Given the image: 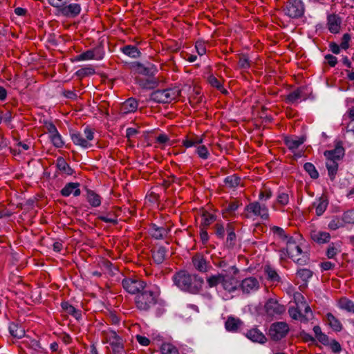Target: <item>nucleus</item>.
<instances>
[{"mask_svg":"<svg viewBox=\"0 0 354 354\" xmlns=\"http://www.w3.org/2000/svg\"><path fill=\"white\" fill-rule=\"evenodd\" d=\"M172 279L178 288L192 294L198 293L204 282L202 277L196 274H192L183 270L175 273Z\"/></svg>","mask_w":354,"mask_h":354,"instance_id":"nucleus-1","label":"nucleus"},{"mask_svg":"<svg viewBox=\"0 0 354 354\" xmlns=\"http://www.w3.org/2000/svg\"><path fill=\"white\" fill-rule=\"evenodd\" d=\"M157 299V293L146 287L136 296V306L141 311H148L156 304Z\"/></svg>","mask_w":354,"mask_h":354,"instance_id":"nucleus-2","label":"nucleus"},{"mask_svg":"<svg viewBox=\"0 0 354 354\" xmlns=\"http://www.w3.org/2000/svg\"><path fill=\"white\" fill-rule=\"evenodd\" d=\"M180 90L178 87L158 89L152 92L150 100L157 103H171L180 96Z\"/></svg>","mask_w":354,"mask_h":354,"instance_id":"nucleus-3","label":"nucleus"},{"mask_svg":"<svg viewBox=\"0 0 354 354\" xmlns=\"http://www.w3.org/2000/svg\"><path fill=\"white\" fill-rule=\"evenodd\" d=\"M104 342L109 343L111 347L113 354H126L123 339L115 331L109 330L102 332Z\"/></svg>","mask_w":354,"mask_h":354,"instance_id":"nucleus-4","label":"nucleus"},{"mask_svg":"<svg viewBox=\"0 0 354 354\" xmlns=\"http://www.w3.org/2000/svg\"><path fill=\"white\" fill-rule=\"evenodd\" d=\"M282 11L290 19H299L304 15L305 6L301 0H287L282 7Z\"/></svg>","mask_w":354,"mask_h":354,"instance_id":"nucleus-5","label":"nucleus"},{"mask_svg":"<svg viewBox=\"0 0 354 354\" xmlns=\"http://www.w3.org/2000/svg\"><path fill=\"white\" fill-rule=\"evenodd\" d=\"M71 138L75 145L87 149L92 147L91 141L94 138V132L90 127H86L84 130V133L78 131L71 133Z\"/></svg>","mask_w":354,"mask_h":354,"instance_id":"nucleus-6","label":"nucleus"},{"mask_svg":"<svg viewBox=\"0 0 354 354\" xmlns=\"http://www.w3.org/2000/svg\"><path fill=\"white\" fill-rule=\"evenodd\" d=\"M286 250L289 257L297 264L305 265L307 263L306 255L304 254L301 257H298L302 254V250L292 236H290L286 241Z\"/></svg>","mask_w":354,"mask_h":354,"instance_id":"nucleus-7","label":"nucleus"},{"mask_svg":"<svg viewBox=\"0 0 354 354\" xmlns=\"http://www.w3.org/2000/svg\"><path fill=\"white\" fill-rule=\"evenodd\" d=\"M124 289L129 293L138 295L146 288V283L137 277H126L122 281Z\"/></svg>","mask_w":354,"mask_h":354,"instance_id":"nucleus-8","label":"nucleus"},{"mask_svg":"<svg viewBox=\"0 0 354 354\" xmlns=\"http://www.w3.org/2000/svg\"><path fill=\"white\" fill-rule=\"evenodd\" d=\"M288 331L289 326L286 322H275L270 326L269 335L272 339L278 341L285 337Z\"/></svg>","mask_w":354,"mask_h":354,"instance_id":"nucleus-9","label":"nucleus"},{"mask_svg":"<svg viewBox=\"0 0 354 354\" xmlns=\"http://www.w3.org/2000/svg\"><path fill=\"white\" fill-rule=\"evenodd\" d=\"M245 210L249 213H252L256 216H259L262 219L267 220L269 218L268 209L264 204H260L259 202L249 203Z\"/></svg>","mask_w":354,"mask_h":354,"instance_id":"nucleus-10","label":"nucleus"},{"mask_svg":"<svg viewBox=\"0 0 354 354\" xmlns=\"http://www.w3.org/2000/svg\"><path fill=\"white\" fill-rule=\"evenodd\" d=\"M240 288L244 294H250L259 289V280L253 277H248L241 281Z\"/></svg>","mask_w":354,"mask_h":354,"instance_id":"nucleus-11","label":"nucleus"},{"mask_svg":"<svg viewBox=\"0 0 354 354\" xmlns=\"http://www.w3.org/2000/svg\"><path fill=\"white\" fill-rule=\"evenodd\" d=\"M265 310L268 315L274 317L283 314L286 308L274 299H269L265 304Z\"/></svg>","mask_w":354,"mask_h":354,"instance_id":"nucleus-12","label":"nucleus"},{"mask_svg":"<svg viewBox=\"0 0 354 354\" xmlns=\"http://www.w3.org/2000/svg\"><path fill=\"white\" fill-rule=\"evenodd\" d=\"M227 238L225 246L228 249H232L236 244V235L235 233V225L233 223L226 224Z\"/></svg>","mask_w":354,"mask_h":354,"instance_id":"nucleus-13","label":"nucleus"},{"mask_svg":"<svg viewBox=\"0 0 354 354\" xmlns=\"http://www.w3.org/2000/svg\"><path fill=\"white\" fill-rule=\"evenodd\" d=\"M133 67L138 74L147 77H153L157 72L156 66L152 64H149L147 66H145L140 62H135L133 63Z\"/></svg>","mask_w":354,"mask_h":354,"instance_id":"nucleus-14","label":"nucleus"},{"mask_svg":"<svg viewBox=\"0 0 354 354\" xmlns=\"http://www.w3.org/2000/svg\"><path fill=\"white\" fill-rule=\"evenodd\" d=\"M103 54L99 48L88 50L75 57L77 61L88 60V59H101Z\"/></svg>","mask_w":354,"mask_h":354,"instance_id":"nucleus-15","label":"nucleus"},{"mask_svg":"<svg viewBox=\"0 0 354 354\" xmlns=\"http://www.w3.org/2000/svg\"><path fill=\"white\" fill-rule=\"evenodd\" d=\"M192 263L194 267L201 272H206L209 269V266L208 265L205 258L201 254H196L192 257Z\"/></svg>","mask_w":354,"mask_h":354,"instance_id":"nucleus-16","label":"nucleus"},{"mask_svg":"<svg viewBox=\"0 0 354 354\" xmlns=\"http://www.w3.org/2000/svg\"><path fill=\"white\" fill-rule=\"evenodd\" d=\"M79 183H68L61 189L60 194L64 197H68L73 194L74 196H78L81 194Z\"/></svg>","mask_w":354,"mask_h":354,"instance_id":"nucleus-17","label":"nucleus"},{"mask_svg":"<svg viewBox=\"0 0 354 354\" xmlns=\"http://www.w3.org/2000/svg\"><path fill=\"white\" fill-rule=\"evenodd\" d=\"M81 11V7L77 3H71L68 6H63L60 8V14L66 17H75L77 16Z\"/></svg>","mask_w":354,"mask_h":354,"instance_id":"nucleus-18","label":"nucleus"},{"mask_svg":"<svg viewBox=\"0 0 354 354\" xmlns=\"http://www.w3.org/2000/svg\"><path fill=\"white\" fill-rule=\"evenodd\" d=\"M342 19L339 15L331 14L327 17V26L331 33L339 32L341 27Z\"/></svg>","mask_w":354,"mask_h":354,"instance_id":"nucleus-19","label":"nucleus"},{"mask_svg":"<svg viewBox=\"0 0 354 354\" xmlns=\"http://www.w3.org/2000/svg\"><path fill=\"white\" fill-rule=\"evenodd\" d=\"M136 82L140 87L144 89H152L158 85V81L153 77H136Z\"/></svg>","mask_w":354,"mask_h":354,"instance_id":"nucleus-20","label":"nucleus"},{"mask_svg":"<svg viewBox=\"0 0 354 354\" xmlns=\"http://www.w3.org/2000/svg\"><path fill=\"white\" fill-rule=\"evenodd\" d=\"M149 232L151 236L156 239H162L167 236L168 230L164 226H158L155 223L149 225Z\"/></svg>","mask_w":354,"mask_h":354,"instance_id":"nucleus-21","label":"nucleus"},{"mask_svg":"<svg viewBox=\"0 0 354 354\" xmlns=\"http://www.w3.org/2000/svg\"><path fill=\"white\" fill-rule=\"evenodd\" d=\"M310 238L318 244H324L330 241V235L326 232L312 230L310 232Z\"/></svg>","mask_w":354,"mask_h":354,"instance_id":"nucleus-22","label":"nucleus"},{"mask_svg":"<svg viewBox=\"0 0 354 354\" xmlns=\"http://www.w3.org/2000/svg\"><path fill=\"white\" fill-rule=\"evenodd\" d=\"M243 325V322L239 319L232 316L228 317L225 323V329L229 332L236 333Z\"/></svg>","mask_w":354,"mask_h":354,"instance_id":"nucleus-23","label":"nucleus"},{"mask_svg":"<svg viewBox=\"0 0 354 354\" xmlns=\"http://www.w3.org/2000/svg\"><path fill=\"white\" fill-rule=\"evenodd\" d=\"M344 155V149L342 146L337 145L335 148L333 150L326 151L324 152V156L326 159H330L333 160L338 161Z\"/></svg>","mask_w":354,"mask_h":354,"instance_id":"nucleus-24","label":"nucleus"},{"mask_svg":"<svg viewBox=\"0 0 354 354\" xmlns=\"http://www.w3.org/2000/svg\"><path fill=\"white\" fill-rule=\"evenodd\" d=\"M237 283L238 282L234 277L223 274L222 286L225 290L229 292L235 291L237 289Z\"/></svg>","mask_w":354,"mask_h":354,"instance_id":"nucleus-25","label":"nucleus"},{"mask_svg":"<svg viewBox=\"0 0 354 354\" xmlns=\"http://www.w3.org/2000/svg\"><path fill=\"white\" fill-rule=\"evenodd\" d=\"M246 337L254 342L263 344L266 342L265 335L257 328H252L246 333Z\"/></svg>","mask_w":354,"mask_h":354,"instance_id":"nucleus-26","label":"nucleus"},{"mask_svg":"<svg viewBox=\"0 0 354 354\" xmlns=\"http://www.w3.org/2000/svg\"><path fill=\"white\" fill-rule=\"evenodd\" d=\"M117 209L113 208L111 211L106 214H102L98 216L97 218L103 222L111 223L113 225L118 224V214H117Z\"/></svg>","mask_w":354,"mask_h":354,"instance_id":"nucleus-27","label":"nucleus"},{"mask_svg":"<svg viewBox=\"0 0 354 354\" xmlns=\"http://www.w3.org/2000/svg\"><path fill=\"white\" fill-rule=\"evenodd\" d=\"M167 249L164 246H158L152 250V258L157 264L162 263L166 258Z\"/></svg>","mask_w":354,"mask_h":354,"instance_id":"nucleus-28","label":"nucleus"},{"mask_svg":"<svg viewBox=\"0 0 354 354\" xmlns=\"http://www.w3.org/2000/svg\"><path fill=\"white\" fill-rule=\"evenodd\" d=\"M264 272L266 275V279L272 283H279L281 277L277 272L276 270L270 265H266L263 268Z\"/></svg>","mask_w":354,"mask_h":354,"instance_id":"nucleus-29","label":"nucleus"},{"mask_svg":"<svg viewBox=\"0 0 354 354\" xmlns=\"http://www.w3.org/2000/svg\"><path fill=\"white\" fill-rule=\"evenodd\" d=\"M61 307L66 313L68 315H71L73 316L77 320H79L82 318L81 311L77 310L73 306L69 304L68 301H63L61 303Z\"/></svg>","mask_w":354,"mask_h":354,"instance_id":"nucleus-30","label":"nucleus"},{"mask_svg":"<svg viewBox=\"0 0 354 354\" xmlns=\"http://www.w3.org/2000/svg\"><path fill=\"white\" fill-rule=\"evenodd\" d=\"M57 168L62 173L70 176L73 174V169L66 162L65 159L62 157H58L56 160Z\"/></svg>","mask_w":354,"mask_h":354,"instance_id":"nucleus-31","label":"nucleus"},{"mask_svg":"<svg viewBox=\"0 0 354 354\" xmlns=\"http://www.w3.org/2000/svg\"><path fill=\"white\" fill-rule=\"evenodd\" d=\"M8 329L10 334L15 338L20 339L25 335V330L15 322L10 324Z\"/></svg>","mask_w":354,"mask_h":354,"instance_id":"nucleus-32","label":"nucleus"},{"mask_svg":"<svg viewBox=\"0 0 354 354\" xmlns=\"http://www.w3.org/2000/svg\"><path fill=\"white\" fill-rule=\"evenodd\" d=\"M328 204V200L324 196H321L317 201L313 203V205L315 207L316 214L318 216L324 214L327 208Z\"/></svg>","mask_w":354,"mask_h":354,"instance_id":"nucleus-33","label":"nucleus"},{"mask_svg":"<svg viewBox=\"0 0 354 354\" xmlns=\"http://www.w3.org/2000/svg\"><path fill=\"white\" fill-rule=\"evenodd\" d=\"M86 199L88 203L94 207H99L101 205V197L99 194L95 193L94 191L87 189L86 191Z\"/></svg>","mask_w":354,"mask_h":354,"instance_id":"nucleus-34","label":"nucleus"},{"mask_svg":"<svg viewBox=\"0 0 354 354\" xmlns=\"http://www.w3.org/2000/svg\"><path fill=\"white\" fill-rule=\"evenodd\" d=\"M138 106V102L133 98L127 99L122 106V111L124 113L135 112Z\"/></svg>","mask_w":354,"mask_h":354,"instance_id":"nucleus-35","label":"nucleus"},{"mask_svg":"<svg viewBox=\"0 0 354 354\" xmlns=\"http://www.w3.org/2000/svg\"><path fill=\"white\" fill-rule=\"evenodd\" d=\"M305 141V138L301 137L297 139H293L290 137H286L284 139V142L286 147L291 151L297 149Z\"/></svg>","mask_w":354,"mask_h":354,"instance_id":"nucleus-36","label":"nucleus"},{"mask_svg":"<svg viewBox=\"0 0 354 354\" xmlns=\"http://www.w3.org/2000/svg\"><path fill=\"white\" fill-rule=\"evenodd\" d=\"M338 306L348 313H354V302L346 297H341L338 301Z\"/></svg>","mask_w":354,"mask_h":354,"instance_id":"nucleus-37","label":"nucleus"},{"mask_svg":"<svg viewBox=\"0 0 354 354\" xmlns=\"http://www.w3.org/2000/svg\"><path fill=\"white\" fill-rule=\"evenodd\" d=\"M122 52L131 58H138L141 53L136 46L127 45L121 48Z\"/></svg>","mask_w":354,"mask_h":354,"instance_id":"nucleus-38","label":"nucleus"},{"mask_svg":"<svg viewBox=\"0 0 354 354\" xmlns=\"http://www.w3.org/2000/svg\"><path fill=\"white\" fill-rule=\"evenodd\" d=\"M326 319L329 326L333 330L339 332L342 330V324H341L340 321L332 313H327Z\"/></svg>","mask_w":354,"mask_h":354,"instance_id":"nucleus-39","label":"nucleus"},{"mask_svg":"<svg viewBox=\"0 0 354 354\" xmlns=\"http://www.w3.org/2000/svg\"><path fill=\"white\" fill-rule=\"evenodd\" d=\"M304 89V87H299L290 92L286 97V102L290 104L296 102L299 99L302 97Z\"/></svg>","mask_w":354,"mask_h":354,"instance_id":"nucleus-40","label":"nucleus"},{"mask_svg":"<svg viewBox=\"0 0 354 354\" xmlns=\"http://www.w3.org/2000/svg\"><path fill=\"white\" fill-rule=\"evenodd\" d=\"M326 166L328 170L329 178L331 180H333L338 169V163L336 160L327 159Z\"/></svg>","mask_w":354,"mask_h":354,"instance_id":"nucleus-41","label":"nucleus"},{"mask_svg":"<svg viewBox=\"0 0 354 354\" xmlns=\"http://www.w3.org/2000/svg\"><path fill=\"white\" fill-rule=\"evenodd\" d=\"M202 101V95L201 89L198 88L194 87L192 90V93H191L189 97V102L190 104L194 107Z\"/></svg>","mask_w":354,"mask_h":354,"instance_id":"nucleus-42","label":"nucleus"},{"mask_svg":"<svg viewBox=\"0 0 354 354\" xmlns=\"http://www.w3.org/2000/svg\"><path fill=\"white\" fill-rule=\"evenodd\" d=\"M203 139L202 137L196 136H187L185 140H183V145L186 148H189L196 145H200L203 142Z\"/></svg>","mask_w":354,"mask_h":354,"instance_id":"nucleus-43","label":"nucleus"},{"mask_svg":"<svg viewBox=\"0 0 354 354\" xmlns=\"http://www.w3.org/2000/svg\"><path fill=\"white\" fill-rule=\"evenodd\" d=\"M208 83L213 87L217 88L222 93L226 94L227 93V90L223 88L222 82L221 80L218 79L213 75H211L207 78Z\"/></svg>","mask_w":354,"mask_h":354,"instance_id":"nucleus-44","label":"nucleus"},{"mask_svg":"<svg viewBox=\"0 0 354 354\" xmlns=\"http://www.w3.org/2000/svg\"><path fill=\"white\" fill-rule=\"evenodd\" d=\"M201 216L203 218L201 225L205 228L210 225L216 221V216L206 210H203Z\"/></svg>","mask_w":354,"mask_h":354,"instance_id":"nucleus-45","label":"nucleus"},{"mask_svg":"<svg viewBox=\"0 0 354 354\" xmlns=\"http://www.w3.org/2000/svg\"><path fill=\"white\" fill-rule=\"evenodd\" d=\"M224 183L230 188H235L240 185L241 178L237 174L228 176L224 179Z\"/></svg>","mask_w":354,"mask_h":354,"instance_id":"nucleus-46","label":"nucleus"},{"mask_svg":"<svg viewBox=\"0 0 354 354\" xmlns=\"http://www.w3.org/2000/svg\"><path fill=\"white\" fill-rule=\"evenodd\" d=\"M223 280V274H218L216 275H212L207 279V283L209 288L216 287L218 284L221 283Z\"/></svg>","mask_w":354,"mask_h":354,"instance_id":"nucleus-47","label":"nucleus"},{"mask_svg":"<svg viewBox=\"0 0 354 354\" xmlns=\"http://www.w3.org/2000/svg\"><path fill=\"white\" fill-rule=\"evenodd\" d=\"M288 313L290 316L294 319H300L301 322H308V319L301 313V311L297 308H290L288 309Z\"/></svg>","mask_w":354,"mask_h":354,"instance_id":"nucleus-48","label":"nucleus"},{"mask_svg":"<svg viewBox=\"0 0 354 354\" xmlns=\"http://www.w3.org/2000/svg\"><path fill=\"white\" fill-rule=\"evenodd\" d=\"M95 73V69L89 66L84 68H82L76 71L75 75L79 78L82 79L86 76L91 75Z\"/></svg>","mask_w":354,"mask_h":354,"instance_id":"nucleus-49","label":"nucleus"},{"mask_svg":"<svg viewBox=\"0 0 354 354\" xmlns=\"http://www.w3.org/2000/svg\"><path fill=\"white\" fill-rule=\"evenodd\" d=\"M304 169L313 179H317L319 178V173L314 165L311 162L305 163L304 165Z\"/></svg>","mask_w":354,"mask_h":354,"instance_id":"nucleus-50","label":"nucleus"},{"mask_svg":"<svg viewBox=\"0 0 354 354\" xmlns=\"http://www.w3.org/2000/svg\"><path fill=\"white\" fill-rule=\"evenodd\" d=\"M214 229L216 236L220 239H223L226 232V225L225 226L222 223H216Z\"/></svg>","mask_w":354,"mask_h":354,"instance_id":"nucleus-51","label":"nucleus"},{"mask_svg":"<svg viewBox=\"0 0 354 354\" xmlns=\"http://www.w3.org/2000/svg\"><path fill=\"white\" fill-rule=\"evenodd\" d=\"M313 274V271L307 268L299 269L297 272V277L304 282H307L312 277Z\"/></svg>","mask_w":354,"mask_h":354,"instance_id":"nucleus-52","label":"nucleus"},{"mask_svg":"<svg viewBox=\"0 0 354 354\" xmlns=\"http://www.w3.org/2000/svg\"><path fill=\"white\" fill-rule=\"evenodd\" d=\"M162 354H178V349L171 344H163L161 346Z\"/></svg>","mask_w":354,"mask_h":354,"instance_id":"nucleus-53","label":"nucleus"},{"mask_svg":"<svg viewBox=\"0 0 354 354\" xmlns=\"http://www.w3.org/2000/svg\"><path fill=\"white\" fill-rule=\"evenodd\" d=\"M50 140L53 145L57 148H61L64 146V143L62 140V136L59 132L50 136Z\"/></svg>","mask_w":354,"mask_h":354,"instance_id":"nucleus-54","label":"nucleus"},{"mask_svg":"<svg viewBox=\"0 0 354 354\" xmlns=\"http://www.w3.org/2000/svg\"><path fill=\"white\" fill-rule=\"evenodd\" d=\"M239 67L243 69H248L250 67V61L245 55H241L238 62Z\"/></svg>","mask_w":354,"mask_h":354,"instance_id":"nucleus-55","label":"nucleus"},{"mask_svg":"<svg viewBox=\"0 0 354 354\" xmlns=\"http://www.w3.org/2000/svg\"><path fill=\"white\" fill-rule=\"evenodd\" d=\"M30 147L28 144L24 143L21 142H18L16 144V147L14 149H12L11 151L14 155L16 153H20L24 151H27L29 149Z\"/></svg>","mask_w":354,"mask_h":354,"instance_id":"nucleus-56","label":"nucleus"},{"mask_svg":"<svg viewBox=\"0 0 354 354\" xmlns=\"http://www.w3.org/2000/svg\"><path fill=\"white\" fill-rule=\"evenodd\" d=\"M272 232L277 235L281 239H282L283 241H287V239L290 237L288 236L285 231L283 230V228L280 227H278V226H274L272 228Z\"/></svg>","mask_w":354,"mask_h":354,"instance_id":"nucleus-57","label":"nucleus"},{"mask_svg":"<svg viewBox=\"0 0 354 354\" xmlns=\"http://www.w3.org/2000/svg\"><path fill=\"white\" fill-rule=\"evenodd\" d=\"M196 153L198 156L203 160H207L209 156L207 148L205 145H199L197 147Z\"/></svg>","mask_w":354,"mask_h":354,"instance_id":"nucleus-58","label":"nucleus"},{"mask_svg":"<svg viewBox=\"0 0 354 354\" xmlns=\"http://www.w3.org/2000/svg\"><path fill=\"white\" fill-rule=\"evenodd\" d=\"M342 221L346 223H354V209L345 212L342 215Z\"/></svg>","mask_w":354,"mask_h":354,"instance_id":"nucleus-59","label":"nucleus"},{"mask_svg":"<svg viewBox=\"0 0 354 354\" xmlns=\"http://www.w3.org/2000/svg\"><path fill=\"white\" fill-rule=\"evenodd\" d=\"M343 222L342 219L340 220L338 217H335L328 223V227L332 230H335L343 226Z\"/></svg>","mask_w":354,"mask_h":354,"instance_id":"nucleus-60","label":"nucleus"},{"mask_svg":"<svg viewBox=\"0 0 354 354\" xmlns=\"http://www.w3.org/2000/svg\"><path fill=\"white\" fill-rule=\"evenodd\" d=\"M139 133V130L136 128L129 127L127 129L126 137L130 146H133L131 144V138Z\"/></svg>","mask_w":354,"mask_h":354,"instance_id":"nucleus-61","label":"nucleus"},{"mask_svg":"<svg viewBox=\"0 0 354 354\" xmlns=\"http://www.w3.org/2000/svg\"><path fill=\"white\" fill-rule=\"evenodd\" d=\"M339 252L337 248L335 246V243H330L326 251V256L328 259H333Z\"/></svg>","mask_w":354,"mask_h":354,"instance_id":"nucleus-62","label":"nucleus"},{"mask_svg":"<svg viewBox=\"0 0 354 354\" xmlns=\"http://www.w3.org/2000/svg\"><path fill=\"white\" fill-rule=\"evenodd\" d=\"M277 202L281 205H286L289 202L288 194L284 192L279 193L277 196Z\"/></svg>","mask_w":354,"mask_h":354,"instance_id":"nucleus-63","label":"nucleus"},{"mask_svg":"<svg viewBox=\"0 0 354 354\" xmlns=\"http://www.w3.org/2000/svg\"><path fill=\"white\" fill-rule=\"evenodd\" d=\"M351 37L348 33H345L342 37L340 43L341 48L346 50L349 48V41H351Z\"/></svg>","mask_w":354,"mask_h":354,"instance_id":"nucleus-64","label":"nucleus"}]
</instances>
